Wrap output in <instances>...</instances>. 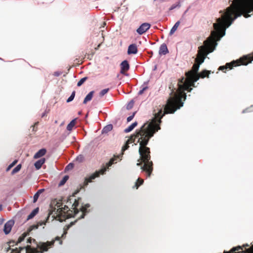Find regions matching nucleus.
<instances>
[{"mask_svg": "<svg viewBox=\"0 0 253 253\" xmlns=\"http://www.w3.org/2000/svg\"><path fill=\"white\" fill-rule=\"evenodd\" d=\"M79 202L75 200L73 207H74V211L70 210L68 206H64L63 208L62 203L61 201H57L55 199L52 201L50 208L49 214H53L54 216L58 218V220L60 221L65 220L66 218H69L72 216H76L80 211L77 208L79 206Z\"/></svg>", "mask_w": 253, "mask_h": 253, "instance_id": "nucleus-4", "label": "nucleus"}, {"mask_svg": "<svg viewBox=\"0 0 253 253\" xmlns=\"http://www.w3.org/2000/svg\"><path fill=\"white\" fill-rule=\"evenodd\" d=\"M14 243V242H9V244H11V243Z\"/></svg>", "mask_w": 253, "mask_h": 253, "instance_id": "nucleus-57", "label": "nucleus"}, {"mask_svg": "<svg viewBox=\"0 0 253 253\" xmlns=\"http://www.w3.org/2000/svg\"><path fill=\"white\" fill-rule=\"evenodd\" d=\"M10 248H8V249L7 250V252H8L9 251V250H10Z\"/></svg>", "mask_w": 253, "mask_h": 253, "instance_id": "nucleus-59", "label": "nucleus"}, {"mask_svg": "<svg viewBox=\"0 0 253 253\" xmlns=\"http://www.w3.org/2000/svg\"><path fill=\"white\" fill-rule=\"evenodd\" d=\"M200 65L196 62L193 65L192 70L186 73V76L188 78V81L184 84L180 85V89H188L190 86H195L194 83L199 79V70Z\"/></svg>", "mask_w": 253, "mask_h": 253, "instance_id": "nucleus-7", "label": "nucleus"}, {"mask_svg": "<svg viewBox=\"0 0 253 253\" xmlns=\"http://www.w3.org/2000/svg\"><path fill=\"white\" fill-rule=\"evenodd\" d=\"M132 105L133 103H132V104H131V103H129V104L127 106V109H129L130 108H131Z\"/></svg>", "mask_w": 253, "mask_h": 253, "instance_id": "nucleus-47", "label": "nucleus"}, {"mask_svg": "<svg viewBox=\"0 0 253 253\" xmlns=\"http://www.w3.org/2000/svg\"><path fill=\"white\" fill-rule=\"evenodd\" d=\"M14 224V221L12 220H10L6 222L3 229L4 232L5 234H8L10 232Z\"/></svg>", "mask_w": 253, "mask_h": 253, "instance_id": "nucleus-15", "label": "nucleus"}, {"mask_svg": "<svg viewBox=\"0 0 253 253\" xmlns=\"http://www.w3.org/2000/svg\"><path fill=\"white\" fill-rule=\"evenodd\" d=\"M22 166L21 164L18 165L12 171L11 174H14L18 172L21 169Z\"/></svg>", "mask_w": 253, "mask_h": 253, "instance_id": "nucleus-30", "label": "nucleus"}, {"mask_svg": "<svg viewBox=\"0 0 253 253\" xmlns=\"http://www.w3.org/2000/svg\"><path fill=\"white\" fill-rule=\"evenodd\" d=\"M169 52L168 49L167 48V45L165 43L162 44L159 50V54L160 55H166L167 53Z\"/></svg>", "mask_w": 253, "mask_h": 253, "instance_id": "nucleus-20", "label": "nucleus"}, {"mask_svg": "<svg viewBox=\"0 0 253 253\" xmlns=\"http://www.w3.org/2000/svg\"><path fill=\"white\" fill-rule=\"evenodd\" d=\"M157 131H154L151 132L148 136L147 134L145 136H142L140 140V146L139 148V153L140 155V159L138 160L139 161L140 160L142 162L144 163V165L141 167V169L147 173V176L149 177L153 170V163L150 161V148L147 147L150 139L154 135V133Z\"/></svg>", "mask_w": 253, "mask_h": 253, "instance_id": "nucleus-5", "label": "nucleus"}, {"mask_svg": "<svg viewBox=\"0 0 253 253\" xmlns=\"http://www.w3.org/2000/svg\"><path fill=\"white\" fill-rule=\"evenodd\" d=\"M2 210V206L0 204V211Z\"/></svg>", "mask_w": 253, "mask_h": 253, "instance_id": "nucleus-49", "label": "nucleus"}, {"mask_svg": "<svg viewBox=\"0 0 253 253\" xmlns=\"http://www.w3.org/2000/svg\"><path fill=\"white\" fill-rule=\"evenodd\" d=\"M73 168V164H69L65 168L66 169H72Z\"/></svg>", "mask_w": 253, "mask_h": 253, "instance_id": "nucleus-45", "label": "nucleus"}, {"mask_svg": "<svg viewBox=\"0 0 253 253\" xmlns=\"http://www.w3.org/2000/svg\"><path fill=\"white\" fill-rule=\"evenodd\" d=\"M188 80L187 77L186 79L182 77L179 80L178 83V88L176 92H175L174 89H172L170 95L173 94V96H170L167 101V104L164 108V113H162L164 116L166 114L173 113L177 109H179L183 106V103L182 102V99L183 98L184 100H185L186 97V93L184 91L187 90L190 92L192 88L191 87V86H190L188 89H181V90H180V86L181 84H184Z\"/></svg>", "mask_w": 253, "mask_h": 253, "instance_id": "nucleus-2", "label": "nucleus"}, {"mask_svg": "<svg viewBox=\"0 0 253 253\" xmlns=\"http://www.w3.org/2000/svg\"><path fill=\"white\" fill-rule=\"evenodd\" d=\"M144 182V181L142 179H141L140 178H138L137 181L135 182V185L134 186V187H135L136 189H138V188Z\"/></svg>", "mask_w": 253, "mask_h": 253, "instance_id": "nucleus-29", "label": "nucleus"}, {"mask_svg": "<svg viewBox=\"0 0 253 253\" xmlns=\"http://www.w3.org/2000/svg\"><path fill=\"white\" fill-rule=\"evenodd\" d=\"M90 207V205L89 204H87L84 205V206H82L80 208V211H81V216L78 217V219L83 218L84 217L85 213L88 212L87 209Z\"/></svg>", "mask_w": 253, "mask_h": 253, "instance_id": "nucleus-18", "label": "nucleus"}, {"mask_svg": "<svg viewBox=\"0 0 253 253\" xmlns=\"http://www.w3.org/2000/svg\"><path fill=\"white\" fill-rule=\"evenodd\" d=\"M135 113H136V112H133V114H132V115L131 116H129L128 117H127V121L128 122H129L131 121L133 119V117H134V115H135Z\"/></svg>", "mask_w": 253, "mask_h": 253, "instance_id": "nucleus-40", "label": "nucleus"}, {"mask_svg": "<svg viewBox=\"0 0 253 253\" xmlns=\"http://www.w3.org/2000/svg\"><path fill=\"white\" fill-rule=\"evenodd\" d=\"M137 125V123L136 122H134L132 123L130 126H129L128 127L126 128L124 130V132L126 133H128L130 131H131L133 128L136 126Z\"/></svg>", "mask_w": 253, "mask_h": 253, "instance_id": "nucleus-24", "label": "nucleus"}, {"mask_svg": "<svg viewBox=\"0 0 253 253\" xmlns=\"http://www.w3.org/2000/svg\"><path fill=\"white\" fill-rule=\"evenodd\" d=\"M62 73L61 72H55L53 73V75L56 77H58L61 75Z\"/></svg>", "mask_w": 253, "mask_h": 253, "instance_id": "nucleus-44", "label": "nucleus"}, {"mask_svg": "<svg viewBox=\"0 0 253 253\" xmlns=\"http://www.w3.org/2000/svg\"><path fill=\"white\" fill-rule=\"evenodd\" d=\"M211 73L210 71L203 70L200 74H199V78H204L205 77H209V74Z\"/></svg>", "mask_w": 253, "mask_h": 253, "instance_id": "nucleus-23", "label": "nucleus"}, {"mask_svg": "<svg viewBox=\"0 0 253 253\" xmlns=\"http://www.w3.org/2000/svg\"><path fill=\"white\" fill-rule=\"evenodd\" d=\"M251 12L244 11L239 8V7L232 5L227 7L225 10H222V37L225 35L226 29L228 28L238 17L242 15L244 13V16L248 18L251 15L249 14Z\"/></svg>", "mask_w": 253, "mask_h": 253, "instance_id": "nucleus-6", "label": "nucleus"}, {"mask_svg": "<svg viewBox=\"0 0 253 253\" xmlns=\"http://www.w3.org/2000/svg\"><path fill=\"white\" fill-rule=\"evenodd\" d=\"M77 221V220H75L74 222H71L69 224L66 226L67 229H68L70 228L73 225L75 224V223Z\"/></svg>", "mask_w": 253, "mask_h": 253, "instance_id": "nucleus-43", "label": "nucleus"}, {"mask_svg": "<svg viewBox=\"0 0 253 253\" xmlns=\"http://www.w3.org/2000/svg\"><path fill=\"white\" fill-rule=\"evenodd\" d=\"M45 115V113H43L42 115V117H43Z\"/></svg>", "mask_w": 253, "mask_h": 253, "instance_id": "nucleus-53", "label": "nucleus"}, {"mask_svg": "<svg viewBox=\"0 0 253 253\" xmlns=\"http://www.w3.org/2000/svg\"><path fill=\"white\" fill-rule=\"evenodd\" d=\"M137 166H141V163H138L137 164Z\"/></svg>", "mask_w": 253, "mask_h": 253, "instance_id": "nucleus-54", "label": "nucleus"}, {"mask_svg": "<svg viewBox=\"0 0 253 253\" xmlns=\"http://www.w3.org/2000/svg\"><path fill=\"white\" fill-rule=\"evenodd\" d=\"M163 110L161 108L159 110L157 113L154 114V117L152 120V121L149 123H146L144 124L140 128L139 130L135 131V134L131 135L129 139H127L130 143L135 142L136 138L139 137L137 142L140 143V138L142 136H145L147 134V136L154 131H158L161 129L160 125L162 122L161 119L164 116L162 114Z\"/></svg>", "mask_w": 253, "mask_h": 253, "instance_id": "nucleus-3", "label": "nucleus"}, {"mask_svg": "<svg viewBox=\"0 0 253 253\" xmlns=\"http://www.w3.org/2000/svg\"><path fill=\"white\" fill-rule=\"evenodd\" d=\"M42 224H45V222H39L37 225H33L29 227L27 231L23 233L18 238L16 245H17L18 243L22 242L25 239V237L29 235V233L34 229H37L38 228L39 226H41Z\"/></svg>", "mask_w": 253, "mask_h": 253, "instance_id": "nucleus-12", "label": "nucleus"}, {"mask_svg": "<svg viewBox=\"0 0 253 253\" xmlns=\"http://www.w3.org/2000/svg\"><path fill=\"white\" fill-rule=\"evenodd\" d=\"M113 129L112 125H108L105 126L102 129V133H107Z\"/></svg>", "mask_w": 253, "mask_h": 253, "instance_id": "nucleus-28", "label": "nucleus"}, {"mask_svg": "<svg viewBox=\"0 0 253 253\" xmlns=\"http://www.w3.org/2000/svg\"><path fill=\"white\" fill-rule=\"evenodd\" d=\"M253 61V52L252 53L245 55L237 60H233L231 62L227 63L225 65H222V72L225 70L232 69L233 67L240 65H247Z\"/></svg>", "mask_w": 253, "mask_h": 253, "instance_id": "nucleus-8", "label": "nucleus"}, {"mask_svg": "<svg viewBox=\"0 0 253 253\" xmlns=\"http://www.w3.org/2000/svg\"><path fill=\"white\" fill-rule=\"evenodd\" d=\"M106 25V23L105 22H104L103 23V25H102V27H104V26Z\"/></svg>", "mask_w": 253, "mask_h": 253, "instance_id": "nucleus-50", "label": "nucleus"}, {"mask_svg": "<svg viewBox=\"0 0 253 253\" xmlns=\"http://www.w3.org/2000/svg\"><path fill=\"white\" fill-rule=\"evenodd\" d=\"M121 71L120 73L122 74L126 75V73L129 70V65L126 60L123 61L121 65Z\"/></svg>", "mask_w": 253, "mask_h": 253, "instance_id": "nucleus-16", "label": "nucleus"}, {"mask_svg": "<svg viewBox=\"0 0 253 253\" xmlns=\"http://www.w3.org/2000/svg\"><path fill=\"white\" fill-rule=\"evenodd\" d=\"M245 246H247H247H249V245H248V244H247L245 245Z\"/></svg>", "mask_w": 253, "mask_h": 253, "instance_id": "nucleus-58", "label": "nucleus"}, {"mask_svg": "<svg viewBox=\"0 0 253 253\" xmlns=\"http://www.w3.org/2000/svg\"><path fill=\"white\" fill-rule=\"evenodd\" d=\"M214 30L210 36L204 42V45L199 47L195 62L199 65L204 62L206 56L214 49L217 42L221 38V16L217 19V22L213 24Z\"/></svg>", "mask_w": 253, "mask_h": 253, "instance_id": "nucleus-1", "label": "nucleus"}, {"mask_svg": "<svg viewBox=\"0 0 253 253\" xmlns=\"http://www.w3.org/2000/svg\"><path fill=\"white\" fill-rule=\"evenodd\" d=\"M46 152V150L45 148L41 149L34 155V158L36 159L41 158L44 156Z\"/></svg>", "mask_w": 253, "mask_h": 253, "instance_id": "nucleus-19", "label": "nucleus"}, {"mask_svg": "<svg viewBox=\"0 0 253 253\" xmlns=\"http://www.w3.org/2000/svg\"><path fill=\"white\" fill-rule=\"evenodd\" d=\"M109 89V88H106L102 90L100 92V96H103V95H104L106 93H107L108 92Z\"/></svg>", "mask_w": 253, "mask_h": 253, "instance_id": "nucleus-37", "label": "nucleus"}, {"mask_svg": "<svg viewBox=\"0 0 253 253\" xmlns=\"http://www.w3.org/2000/svg\"><path fill=\"white\" fill-rule=\"evenodd\" d=\"M76 119L73 120L71 122L67 125V129L68 130H71L73 127L75 126Z\"/></svg>", "mask_w": 253, "mask_h": 253, "instance_id": "nucleus-27", "label": "nucleus"}, {"mask_svg": "<svg viewBox=\"0 0 253 253\" xmlns=\"http://www.w3.org/2000/svg\"><path fill=\"white\" fill-rule=\"evenodd\" d=\"M148 89V87H147V86H144V87H142V88L141 90H140V91H139L138 94H139V95H141V94H142L144 93V92L146 89Z\"/></svg>", "mask_w": 253, "mask_h": 253, "instance_id": "nucleus-39", "label": "nucleus"}, {"mask_svg": "<svg viewBox=\"0 0 253 253\" xmlns=\"http://www.w3.org/2000/svg\"><path fill=\"white\" fill-rule=\"evenodd\" d=\"M129 144H130V143L128 141H126V144L124 145V146H123L122 148V154H123V152L125 150H127L129 148Z\"/></svg>", "mask_w": 253, "mask_h": 253, "instance_id": "nucleus-34", "label": "nucleus"}, {"mask_svg": "<svg viewBox=\"0 0 253 253\" xmlns=\"http://www.w3.org/2000/svg\"><path fill=\"white\" fill-rule=\"evenodd\" d=\"M69 179V176L68 175H65L63 177L62 179L60 181V183H59V186H62L63 185L66 181Z\"/></svg>", "mask_w": 253, "mask_h": 253, "instance_id": "nucleus-31", "label": "nucleus"}, {"mask_svg": "<svg viewBox=\"0 0 253 253\" xmlns=\"http://www.w3.org/2000/svg\"><path fill=\"white\" fill-rule=\"evenodd\" d=\"M17 160H14L11 164H10L6 169V171H9L13 167H14L17 163Z\"/></svg>", "mask_w": 253, "mask_h": 253, "instance_id": "nucleus-33", "label": "nucleus"}, {"mask_svg": "<svg viewBox=\"0 0 253 253\" xmlns=\"http://www.w3.org/2000/svg\"><path fill=\"white\" fill-rule=\"evenodd\" d=\"M180 24V21H177L175 23L174 25L172 27V28L171 29L169 34L170 35H172L177 30V28L178 27L179 25Z\"/></svg>", "mask_w": 253, "mask_h": 253, "instance_id": "nucleus-26", "label": "nucleus"}, {"mask_svg": "<svg viewBox=\"0 0 253 253\" xmlns=\"http://www.w3.org/2000/svg\"><path fill=\"white\" fill-rule=\"evenodd\" d=\"M75 93H76L75 91H74L72 92L71 96L67 99V102H70L74 99L75 96Z\"/></svg>", "mask_w": 253, "mask_h": 253, "instance_id": "nucleus-35", "label": "nucleus"}, {"mask_svg": "<svg viewBox=\"0 0 253 253\" xmlns=\"http://www.w3.org/2000/svg\"><path fill=\"white\" fill-rule=\"evenodd\" d=\"M177 6H180V3L178 2L177 4H173L171 5L170 8H169L170 10H172L174 8H175Z\"/></svg>", "mask_w": 253, "mask_h": 253, "instance_id": "nucleus-41", "label": "nucleus"}, {"mask_svg": "<svg viewBox=\"0 0 253 253\" xmlns=\"http://www.w3.org/2000/svg\"><path fill=\"white\" fill-rule=\"evenodd\" d=\"M138 52L137 47L136 44L132 43L130 44L127 49V54L128 55L130 54H136Z\"/></svg>", "mask_w": 253, "mask_h": 253, "instance_id": "nucleus-17", "label": "nucleus"}, {"mask_svg": "<svg viewBox=\"0 0 253 253\" xmlns=\"http://www.w3.org/2000/svg\"><path fill=\"white\" fill-rule=\"evenodd\" d=\"M100 45V44H98V46H97V48H96V49H97Z\"/></svg>", "mask_w": 253, "mask_h": 253, "instance_id": "nucleus-55", "label": "nucleus"}, {"mask_svg": "<svg viewBox=\"0 0 253 253\" xmlns=\"http://www.w3.org/2000/svg\"><path fill=\"white\" fill-rule=\"evenodd\" d=\"M94 93L93 91H90L85 97L83 101L84 104H86L87 102L90 101L92 98Z\"/></svg>", "mask_w": 253, "mask_h": 253, "instance_id": "nucleus-22", "label": "nucleus"}, {"mask_svg": "<svg viewBox=\"0 0 253 253\" xmlns=\"http://www.w3.org/2000/svg\"><path fill=\"white\" fill-rule=\"evenodd\" d=\"M233 5L244 11H253V0H237L236 3Z\"/></svg>", "mask_w": 253, "mask_h": 253, "instance_id": "nucleus-10", "label": "nucleus"}, {"mask_svg": "<svg viewBox=\"0 0 253 253\" xmlns=\"http://www.w3.org/2000/svg\"><path fill=\"white\" fill-rule=\"evenodd\" d=\"M38 123H36L35 124V126L37 125H38Z\"/></svg>", "mask_w": 253, "mask_h": 253, "instance_id": "nucleus-56", "label": "nucleus"}, {"mask_svg": "<svg viewBox=\"0 0 253 253\" xmlns=\"http://www.w3.org/2000/svg\"><path fill=\"white\" fill-rule=\"evenodd\" d=\"M219 13H221V10H220V11H219Z\"/></svg>", "mask_w": 253, "mask_h": 253, "instance_id": "nucleus-60", "label": "nucleus"}, {"mask_svg": "<svg viewBox=\"0 0 253 253\" xmlns=\"http://www.w3.org/2000/svg\"><path fill=\"white\" fill-rule=\"evenodd\" d=\"M84 160V157L83 155H80L76 158V161L79 163H82Z\"/></svg>", "mask_w": 253, "mask_h": 253, "instance_id": "nucleus-36", "label": "nucleus"}, {"mask_svg": "<svg viewBox=\"0 0 253 253\" xmlns=\"http://www.w3.org/2000/svg\"><path fill=\"white\" fill-rule=\"evenodd\" d=\"M87 79V77H84L82 78L77 83V86H81Z\"/></svg>", "mask_w": 253, "mask_h": 253, "instance_id": "nucleus-32", "label": "nucleus"}, {"mask_svg": "<svg viewBox=\"0 0 253 253\" xmlns=\"http://www.w3.org/2000/svg\"><path fill=\"white\" fill-rule=\"evenodd\" d=\"M54 242L55 240L47 241L45 243L40 242L37 246V249H39L38 250L39 253H43L44 252H47L49 248L54 245Z\"/></svg>", "mask_w": 253, "mask_h": 253, "instance_id": "nucleus-11", "label": "nucleus"}, {"mask_svg": "<svg viewBox=\"0 0 253 253\" xmlns=\"http://www.w3.org/2000/svg\"><path fill=\"white\" fill-rule=\"evenodd\" d=\"M24 250H26V253H39L37 248H33L30 245L19 248H16L12 250L11 253H20L21 251Z\"/></svg>", "mask_w": 253, "mask_h": 253, "instance_id": "nucleus-13", "label": "nucleus"}, {"mask_svg": "<svg viewBox=\"0 0 253 253\" xmlns=\"http://www.w3.org/2000/svg\"><path fill=\"white\" fill-rule=\"evenodd\" d=\"M249 110V108H246V109L243 110L242 111V113H245L246 112H250V111Z\"/></svg>", "mask_w": 253, "mask_h": 253, "instance_id": "nucleus-48", "label": "nucleus"}, {"mask_svg": "<svg viewBox=\"0 0 253 253\" xmlns=\"http://www.w3.org/2000/svg\"><path fill=\"white\" fill-rule=\"evenodd\" d=\"M119 159V156H114L113 158L110 159L108 163L106 164V167L102 168L98 171H96L95 172L90 175L88 177H86L84 182V186H86L89 182H92V180L94 179L96 177H99L100 174H104L105 172L106 171L107 169H108L113 164L116 163L117 161Z\"/></svg>", "mask_w": 253, "mask_h": 253, "instance_id": "nucleus-9", "label": "nucleus"}, {"mask_svg": "<svg viewBox=\"0 0 253 253\" xmlns=\"http://www.w3.org/2000/svg\"><path fill=\"white\" fill-rule=\"evenodd\" d=\"M55 240H60V238L59 237H56V238H55Z\"/></svg>", "mask_w": 253, "mask_h": 253, "instance_id": "nucleus-52", "label": "nucleus"}, {"mask_svg": "<svg viewBox=\"0 0 253 253\" xmlns=\"http://www.w3.org/2000/svg\"><path fill=\"white\" fill-rule=\"evenodd\" d=\"M45 158H42L37 161L35 164L34 166L37 169H39L41 168L42 165L45 163Z\"/></svg>", "mask_w": 253, "mask_h": 253, "instance_id": "nucleus-21", "label": "nucleus"}, {"mask_svg": "<svg viewBox=\"0 0 253 253\" xmlns=\"http://www.w3.org/2000/svg\"><path fill=\"white\" fill-rule=\"evenodd\" d=\"M151 27V25L148 23H144L141 24L137 29L136 32L139 35H142L145 33Z\"/></svg>", "mask_w": 253, "mask_h": 253, "instance_id": "nucleus-14", "label": "nucleus"}, {"mask_svg": "<svg viewBox=\"0 0 253 253\" xmlns=\"http://www.w3.org/2000/svg\"><path fill=\"white\" fill-rule=\"evenodd\" d=\"M39 196H40V194H38V193L37 192L36 193H35V194L34 196V199H33L34 203H36L37 201Z\"/></svg>", "mask_w": 253, "mask_h": 253, "instance_id": "nucleus-38", "label": "nucleus"}, {"mask_svg": "<svg viewBox=\"0 0 253 253\" xmlns=\"http://www.w3.org/2000/svg\"><path fill=\"white\" fill-rule=\"evenodd\" d=\"M32 242H36V240L33 238H32L31 237H30L28 239L27 243L31 244L32 243Z\"/></svg>", "mask_w": 253, "mask_h": 253, "instance_id": "nucleus-42", "label": "nucleus"}, {"mask_svg": "<svg viewBox=\"0 0 253 253\" xmlns=\"http://www.w3.org/2000/svg\"><path fill=\"white\" fill-rule=\"evenodd\" d=\"M44 189H41L39 190L37 192L38 193V194H39L40 195L41 193H42L44 191Z\"/></svg>", "mask_w": 253, "mask_h": 253, "instance_id": "nucleus-46", "label": "nucleus"}, {"mask_svg": "<svg viewBox=\"0 0 253 253\" xmlns=\"http://www.w3.org/2000/svg\"><path fill=\"white\" fill-rule=\"evenodd\" d=\"M218 71H221V66H219L218 68Z\"/></svg>", "mask_w": 253, "mask_h": 253, "instance_id": "nucleus-51", "label": "nucleus"}, {"mask_svg": "<svg viewBox=\"0 0 253 253\" xmlns=\"http://www.w3.org/2000/svg\"><path fill=\"white\" fill-rule=\"evenodd\" d=\"M39 208H37L35 209H34L31 213L28 216L27 220L32 219L39 212Z\"/></svg>", "mask_w": 253, "mask_h": 253, "instance_id": "nucleus-25", "label": "nucleus"}]
</instances>
